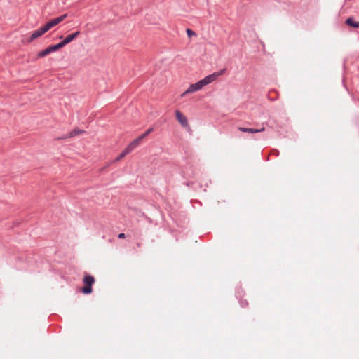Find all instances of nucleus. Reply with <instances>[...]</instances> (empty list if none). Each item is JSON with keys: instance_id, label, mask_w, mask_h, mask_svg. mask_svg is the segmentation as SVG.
Wrapping results in <instances>:
<instances>
[{"instance_id": "1", "label": "nucleus", "mask_w": 359, "mask_h": 359, "mask_svg": "<svg viewBox=\"0 0 359 359\" xmlns=\"http://www.w3.org/2000/svg\"><path fill=\"white\" fill-rule=\"evenodd\" d=\"M226 69H223L219 72H214L212 74L208 75L204 79L198 81V82L191 84L189 88L181 95V97H184L187 94L192 93L201 90L204 86L212 83L217 79L224 74Z\"/></svg>"}, {"instance_id": "2", "label": "nucleus", "mask_w": 359, "mask_h": 359, "mask_svg": "<svg viewBox=\"0 0 359 359\" xmlns=\"http://www.w3.org/2000/svg\"><path fill=\"white\" fill-rule=\"evenodd\" d=\"M95 283V278L90 275H86L83 278L84 286L81 289V292L84 294H90L93 291L92 285Z\"/></svg>"}, {"instance_id": "3", "label": "nucleus", "mask_w": 359, "mask_h": 359, "mask_svg": "<svg viewBox=\"0 0 359 359\" xmlns=\"http://www.w3.org/2000/svg\"><path fill=\"white\" fill-rule=\"evenodd\" d=\"M67 16V14H64L60 17L54 18V19L50 20L49 22H48L45 25H43V27L48 32L52 27L56 26L61 22H62L66 18Z\"/></svg>"}, {"instance_id": "4", "label": "nucleus", "mask_w": 359, "mask_h": 359, "mask_svg": "<svg viewBox=\"0 0 359 359\" xmlns=\"http://www.w3.org/2000/svg\"><path fill=\"white\" fill-rule=\"evenodd\" d=\"M46 29L44 28V27H40L39 29L34 31L32 32V34L30 35V36L27 39V43H31L34 39L41 36L43 34H44L46 32Z\"/></svg>"}, {"instance_id": "5", "label": "nucleus", "mask_w": 359, "mask_h": 359, "mask_svg": "<svg viewBox=\"0 0 359 359\" xmlns=\"http://www.w3.org/2000/svg\"><path fill=\"white\" fill-rule=\"evenodd\" d=\"M175 116L179 123L184 128L189 126V123L187 117L179 110L175 111Z\"/></svg>"}, {"instance_id": "6", "label": "nucleus", "mask_w": 359, "mask_h": 359, "mask_svg": "<svg viewBox=\"0 0 359 359\" xmlns=\"http://www.w3.org/2000/svg\"><path fill=\"white\" fill-rule=\"evenodd\" d=\"M142 140V139L140 136L134 140L126 147V151H129L130 153L132 152L136 147H137L140 144Z\"/></svg>"}, {"instance_id": "7", "label": "nucleus", "mask_w": 359, "mask_h": 359, "mask_svg": "<svg viewBox=\"0 0 359 359\" xmlns=\"http://www.w3.org/2000/svg\"><path fill=\"white\" fill-rule=\"evenodd\" d=\"M79 34H80L79 31H77L74 33L70 34L67 35L65 38V39L62 41H61L60 43L62 44V46L64 47L65 46H66L67 44L69 43L73 40H74Z\"/></svg>"}, {"instance_id": "8", "label": "nucleus", "mask_w": 359, "mask_h": 359, "mask_svg": "<svg viewBox=\"0 0 359 359\" xmlns=\"http://www.w3.org/2000/svg\"><path fill=\"white\" fill-rule=\"evenodd\" d=\"M86 133L85 130H80L79 128H75L73 130H72L70 133H69L67 135H63L61 139H67V138H72L73 137L77 136L81 134H84Z\"/></svg>"}, {"instance_id": "9", "label": "nucleus", "mask_w": 359, "mask_h": 359, "mask_svg": "<svg viewBox=\"0 0 359 359\" xmlns=\"http://www.w3.org/2000/svg\"><path fill=\"white\" fill-rule=\"evenodd\" d=\"M238 130L242 132L255 133H259V132H263V131H264L265 128L264 127H262L260 129H254V128H243V127H239Z\"/></svg>"}, {"instance_id": "10", "label": "nucleus", "mask_w": 359, "mask_h": 359, "mask_svg": "<svg viewBox=\"0 0 359 359\" xmlns=\"http://www.w3.org/2000/svg\"><path fill=\"white\" fill-rule=\"evenodd\" d=\"M346 23L351 26V27H355V28H358L359 27V22H355L353 20V18H348L346 20Z\"/></svg>"}, {"instance_id": "11", "label": "nucleus", "mask_w": 359, "mask_h": 359, "mask_svg": "<svg viewBox=\"0 0 359 359\" xmlns=\"http://www.w3.org/2000/svg\"><path fill=\"white\" fill-rule=\"evenodd\" d=\"M130 154L129 151H126V148L113 161V163L118 162L123 158L127 154Z\"/></svg>"}, {"instance_id": "12", "label": "nucleus", "mask_w": 359, "mask_h": 359, "mask_svg": "<svg viewBox=\"0 0 359 359\" xmlns=\"http://www.w3.org/2000/svg\"><path fill=\"white\" fill-rule=\"evenodd\" d=\"M62 48H63V46H62V44L61 43H59L55 44V45H53V46H50L48 47L50 53L57 51V50H59V49H60Z\"/></svg>"}, {"instance_id": "13", "label": "nucleus", "mask_w": 359, "mask_h": 359, "mask_svg": "<svg viewBox=\"0 0 359 359\" xmlns=\"http://www.w3.org/2000/svg\"><path fill=\"white\" fill-rule=\"evenodd\" d=\"M50 53L48 47L41 51H40L39 53H38V57H43L48 55H49Z\"/></svg>"}, {"instance_id": "14", "label": "nucleus", "mask_w": 359, "mask_h": 359, "mask_svg": "<svg viewBox=\"0 0 359 359\" xmlns=\"http://www.w3.org/2000/svg\"><path fill=\"white\" fill-rule=\"evenodd\" d=\"M154 130L153 128H149L147 130H146L142 135H140L142 139L143 140L149 134H150Z\"/></svg>"}, {"instance_id": "15", "label": "nucleus", "mask_w": 359, "mask_h": 359, "mask_svg": "<svg viewBox=\"0 0 359 359\" xmlns=\"http://www.w3.org/2000/svg\"><path fill=\"white\" fill-rule=\"evenodd\" d=\"M186 32L189 38L196 36V34L190 29H187Z\"/></svg>"}, {"instance_id": "16", "label": "nucleus", "mask_w": 359, "mask_h": 359, "mask_svg": "<svg viewBox=\"0 0 359 359\" xmlns=\"http://www.w3.org/2000/svg\"><path fill=\"white\" fill-rule=\"evenodd\" d=\"M118 238H121L122 239V238H125L126 236H125V234L123 233H119L118 235Z\"/></svg>"}]
</instances>
